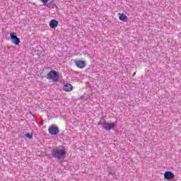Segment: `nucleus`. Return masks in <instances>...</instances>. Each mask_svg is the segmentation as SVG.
I'll use <instances>...</instances> for the list:
<instances>
[{
	"label": "nucleus",
	"instance_id": "obj_6",
	"mask_svg": "<svg viewBox=\"0 0 181 181\" xmlns=\"http://www.w3.org/2000/svg\"><path fill=\"white\" fill-rule=\"evenodd\" d=\"M74 63L78 69H84L86 67V61L75 60Z\"/></svg>",
	"mask_w": 181,
	"mask_h": 181
},
{
	"label": "nucleus",
	"instance_id": "obj_2",
	"mask_svg": "<svg viewBox=\"0 0 181 181\" xmlns=\"http://www.w3.org/2000/svg\"><path fill=\"white\" fill-rule=\"evenodd\" d=\"M47 80H52L54 83L59 81V73L56 71H50L47 75Z\"/></svg>",
	"mask_w": 181,
	"mask_h": 181
},
{
	"label": "nucleus",
	"instance_id": "obj_1",
	"mask_svg": "<svg viewBox=\"0 0 181 181\" xmlns=\"http://www.w3.org/2000/svg\"><path fill=\"white\" fill-rule=\"evenodd\" d=\"M52 156L57 159H63L66 158V150L64 148H54L52 151Z\"/></svg>",
	"mask_w": 181,
	"mask_h": 181
},
{
	"label": "nucleus",
	"instance_id": "obj_12",
	"mask_svg": "<svg viewBox=\"0 0 181 181\" xmlns=\"http://www.w3.org/2000/svg\"><path fill=\"white\" fill-rule=\"evenodd\" d=\"M49 1H50V0H41V1H42L43 4H47V2H49Z\"/></svg>",
	"mask_w": 181,
	"mask_h": 181
},
{
	"label": "nucleus",
	"instance_id": "obj_8",
	"mask_svg": "<svg viewBox=\"0 0 181 181\" xmlns=\"http://www.w3.org/2000/svg\"><path fill=\"white\" fill-rule=\"evenodd\" d=\"M103 126L105 127V129L106 131H111V129H114V128L115 127V123L110 124V123L104 122Z\"/></svg>",
	"mask_w": 181,
	"mask_h": 181
},
{
	"label": "nucleus",
	"instance_id": "obj_11",
	"mask_svg": "<svg viewBox=\"0 0 181 181\" xmlns=\"http://www.w3.org/2000/svg\"><path fill=\"white\" fill-rule=\"evenodd\" d=\"M25 136H26V138L31 139L32 136H33V134L32 133H28L25 134Z\"/></svg>",
	"mask_w": 181,
	"mask_h": 181
},
{
	"label": "nucleus",
	"instance_id": "obj_3",
	"mask_svg": "<svg viewBox=\"0 0 181 181\" xmlns=\"http://www.w3.org/2000/svg\"><path fill=\"white\" fill-rule=\"evenodd\" d=\"M10 37L11 43H13V45H16V46H19V44L21 43V39L16 36V33H11Z\"/></svg>",
	"mask_w": 181,
	"mask_h": 181
},
{
	"label": "nucleus",
	"instance_id": "obj_10",
	"mask_svg": "<svg viewBox=\"0 0 181 181\" xmlns=\"http://www.w3.org/2000/svg\"><path fill=\"white\" fill-rule=\"evenodd\" d=\"M118 15L119 21H122V22H127L128 21V17L127 16V15H125V13H119Z\"/></svg>",
	"mask_w": 181,
	"mask_h": 181
},
{
	"label": "nucleus",
	"instance_id": "obj_13",
	"mask_svg": "<svg viewBox=\"0 0 181 181\" xmlns=\"http://www.w3.org/2000/svg\"><path fill=\"white\" fill-rule=\"evenodd\" d=\"M134 74L135 75V74H136V72H134Z\"/></svg>",
	"mask_w": 181,
	"mask_h": 181
},
{
	"label": "nucleus",
	"instance_id": "obj_4",
	"mask_svg": "<svg viewBox=\"0 0 181 181\" xmlns=\"http://www.w3.org/2000/svg\"><path fill=\"white\" fill-rule=\"evenodd\" d=\"M48 132L50 135H57V134L60 132V129H59V127L52 125L49 127Z\"/></svg>",
	"mask_w": 181,
	"mask_h": 181
},
{
	"label": "nucleus",
	"instance_id": "obj_7",
	"mask_svg": "<svg viewBox=\"0 0 181 181\" xmlns=\"http://www.w3.org/2000/svg\"><path fill=\"white\" fill-rule=\"evenodd\" d=\"M164 177L167 179V180H172L173 179H175V174L170 171H166L164 173Z\"/></svg>",
	"mask_w": 181,
	"mask_h": 181
},
{
	"label": "nucleus",
	"instance_id": "obj_5",
	"mask_svg": "<svg viewBox=\"0 0 181 181\" xmlns=\"http://www.w3.org/2000/svg\"><path fill=\"white\" fill-rule=\"evenodd\" d=\"M63 90L65 93H70L73 91V85L66 83L63 86Z\"/></svg>",
	"mask_w": 181,
	"mask_h": 181
},
{
	"label": "nucleus",
	"instance_id": "obj_9",
	"mask_svg": "<svg viewBox=\"0 0 181 181\" xmlns=\"http://www.w3.org/2000/svg\"><path fill=\"white\" fill-rule=\"evenodd\" d=\"M59 26V21L56 20H52L49 23V27L52 28V29H55V28H57Z\"/></svg>",
	"mask_w": 181,
	"mask_h": 181
}]
</instances>
